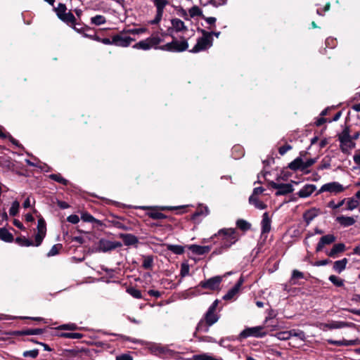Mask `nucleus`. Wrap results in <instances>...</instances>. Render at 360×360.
Wrapping results in <instances>:
<instances>
[{
  "instance_id": "59",
  "label": "nucleus",
  "mask_w": 360,
  "mask_h": 360,
  "mask_svg": "<svg viewBox=\"0 0 360 360\" xmlns=\"http://www.w3.org/2000/svg\"><path fill=\"white\" fill-rule=\"evenodd\" d=\"M67 220L68 222L76 224L79 221V218L76 214H71L69 217H68Z\"/></svg>"
},
{
  "instance_id": "37",
  "label": "nucleus",
  "mask_w": 360,
  "mask_h": 360,
  "mask_svg": "<svg viewBox=\"0 0 360 360\" xmlns=\"http://www.w3.org/2000/svg\"><path fill=\"white\" fill-rule=\"evenodd\" d=\"M127 292L129 293L130 295H131L133 297H134L136 299L142 298V294H141V290H139L134 287L127 288Z\"/></svg>"
},
{
  "instance_id": "47",
  "label": "nucleus",
  "mask_w": 360,
  "mask_h": 360,
  "mask_svg": "<svg viewBox=\"0 0 360 360\" xmlns=\"http://www.w3.org/2000/svg\"><path fill=\"white\" fill-rule=\"evenodd\" d=\"M62 248L61 244H56L49 250V252L47 253L48 257H53L58 254L60 250Z\"/></svg>"
},
{
  "instance_id": "30",
  "label": "nucleus",
  "mask_w": 360,
  "mask_h": 360,
  "mask_svg": "<svg viewBox=\"0 0 360 360\" xmlns=\"http://www.w3.org/2000/svg\"><path fill=\"white\" fill-rule=\"evenodd\" d=\"M167 249L176 255H181L184 252V248L179 245L168 244Z\"/></svg>"
},
{
  "instance_id": "17",
  "label": "nucleus",
  "mask_w": 360,
  "mask_h": 360,
  "mask_svg": "<svg viewBox=\"0 0 360 360\" xmlns=\"http://www.w3.org/2000/svg\"><path fill=\"white\" fill-rule=\"evenodd\" d=\"M261 229L262 234L268 233L271 230V219L267 212H264L262 215Z\"/></svg>"
},
{
  "instance_id": "39",
  "label": "nucleus",
  "mask_w": 360,
  "mask_h": 360,
  "mask_svg": "<svg viewBox=\"0 0 360 360\" xmlns=\"http://www.w3.org/2000/svg\"><path fill=\"white\" fill-rule=\"evenodd\" d=\"M15 241L21 246L29 247L34 245L32 241L25 237H18L16 238Z\"/></svg>"
},
{
  "instance_id": "26",
  "label": "nucleus",
  "mask_w": 360,
  "mask_h": 360,
  "mask_svg": "<svg viewBox=\"0 0 360 360\" xmlns=\"http://www.w3.org/2000/svg\"><path fill=\"white\" fill-rule=\"evenodd\" d=\"M0 240L5 242H11L13 240V235L5 228L0 229Z\"/></svg>"
},
{
  "instance_id": "19",
  "label": "nucleus",
  "mask_w": 360,
  "mask_h": 360,
  "mask_svg": "<svg viewBox=\"0 0 360 360\" xmlns=\"http://www.w3.org/2000/svg\"><path fill=\"white\" fill-rule=\"evenodd\" d=\"M188 248L193 253L198 255L206 254L211 250L210 246H201L198 245H191Z\"/></svg>"
},
{
  "instance_id": "45",
  "label": "nucleus",
  "mask_w": 360,
  "mask_h": 360,
  "mask_svg": "<svg viewBox=\"0 0 360 360\" xmlns=\"http://www.w3.org/2000/svg\"><path fill=\"white\" fill-rule=\"evenodd\" d=\"M237 226L243 231H247L250 229V224L244 219H238L236 222Z\"/></svg>"
},
{
  "instance_id": "48",
  "label": "nucleus",
  "mask_w": 360,
  "mask_h": 360,
  "mask_svg": "<svg viewBox=\"0 0 360 360\" xmlns=\"http://www.w3.org/2000/svg\"><path fill=\"white\" fill-rule=\"evenodd\" d=\"M345 202H346V198L342 199L338 203H335L333 200H331L328 203V207L333 210H337V209L340 208V207H342L345 204Z\"/></svg>"
},
{
  "instance_id": "29",
  "label": "nucleus",
  "mask_w": 360,
  "mask_h": 360,
  "mask_svg": "<svg viewBox=\"0 0 360 360\" xmlns=\"http://www.w3.org/2000/svg\"><path fill=\"white\" fill-rule=\"evenodd\" d=\"M239 290L238 289V287L233 286L232 288H231L226 295H224L223 299L224 300H233L236 296L238 294Z\"/></svg>"
},
{
  "instance_id": "46",
  "label": "nucleus",
  "mask_w": 360,
  "mask_h": 360,
  "mask_svg": "<svg viewBox=\"0 0 360 360\" xmlns=\"http://www.w3.org/2000/svg\"><path fill=\"white\" fill-rule=\"evenodd\" d=\"M189 17L190 18H194L196 16H200L202 15V11L199 8V7L194 6L192 8H191L188 11Z\"/></svg>"
},
{
  "instance_id": "42",
  "label": "nucleus",
  "mask_w": 360,
  "mask_h": 360,
  "mask_svg": "<svg viewBox=\"0 0 360 360\" xmlns=\"http://www.w3.org/2000/svg\"><path fill=\"white\" fill-rule=\"evenodd\" d=\"M190 267L187 262H183L181 264L180 276L184 278L189 274Z\"/></svg>"
},
{
  "instance_id": "60",
  "label": "nucleus",
  "mask_w": 360,
  "mask_h": 360,
  "mask_svg": "<svg viewBox=\"0 0 360 360\" xmlns=\"http://www.w3.org/2000/svg\"><path fill=\"white\" fill-rule=\"evenodd\" d=\"M116 360H133V357L129 354H122L115 358Z\"/></svg>"
},
{
  "instance_id": "52",
  "label": "nucleus",
  "mask_w": 360,
  "mask_h": 360,
  "mask_svg": "<svg viewBox=\"0 0 360 360\" xmlns=\"http://www.w3.org/2000/svg\"><path fill=\"white\" fill-rule=\"evenodd\" d=\"M46 234L38 233L35 236V246H39L41 243H42V240L45 237Z\"/></svg>"
},
{
  "instance_id": "61",
  "label": "nucleus",
  "mask_w": 360,
  "mask_h": 360,
  "mask_svg": "<svg viewBox=\"0 0 360 360\" xmlns=\"http://www.w3.org/2000/svg\"><path fill=\"white\" fill-rule=\"evenodd\" d=\"M354 162L359 165L360 168V149H358L355 151L354 155L353 156Z\"/></svg>"
},
{
  "instance_id": "11",
  "label": "nucleus",
  "mask_w": 360,
  "mask_h": 360,
  "mask_svg": "<svg viewBox=\"0 0 360 360\" xmlns=\"http://www.w3.org/2000/svg\"><path fill=\"white\" fill-rule=\"evenodd\" d=\"M134 41H135V39L123 34H116L112 37V45L117 46L127 47Z\"/></svg>"
},
{
  "instance_id": "22",
  "label": "nucleus",
  "mask_w": 360,
  "mask_h": 360,
  "mask_svg": "<svg viewBox=\"0 0 360 360\" xmlns=\"http://www.w3.org/2000/svg\"><path fill=\"white\" fill-rule=\"evenodd\" d=\"M347 263L348 259L347 258H343L340 260L335 261L333 263V269L335 272L340 274L346 269Z\"/></svg>"
},
{
  "instance_id": "58",
  "label": "nucleus",
  "mask_w": 360,
  "mask_h": 360,
  "mask_svg": "<svg viewBox=\"0 0 360 360\" xmlns=\"http://www.w3.org/2000/svg\"><path fill=\"white\" fill-rule=\"evenodd\" d=\"M212 356L208 354H202L194 356L195 360H212Z\"/></svg>"
},
{
  "instance_id": "56",
  "label": "nucleus",
  "mask_w": 360,
  "mask_h": 360,
  "mask_svg": "<svg viewBox=\"0 0 360 360\" xmlns=\"http://www.w3.org/2000/svg\"><path fill=\"white\" fill-rule=\"evenodd\" d=\"M150 217L153 219H163L166 218L163 213L159 212L150 213Z\"/></svg>"
},
{
  "instance_id": "44",
  "label": "nucleus",
  "mask_w": 360,
  "mask_h": 360,
  "mask_svg": "<svg viewBox=\"0 0 360 360\" xmlns=\"http://www.w3.org/2000/svg\"><path fill=\"white\" fill-rule=\"evenodd\" d=\"M20 203L18 201L15 200L13 202L11 207L9 210V214L11 216H15L19 211Z\"/></svg>"
},
{
  "instance_id": "20",
  "label": "nucleus",
  "mask_w": 360,
  "mask_h": 360,
  "mask_svg": "<svg viewBox=\"0 0 360 360\" xmlns=\"http://www.w3.org/2000/svg\"><path fill=\"white\" fill-rule=\"evenodd\" d=\"M336 221L344 227L352 226L356 222L354 217L343 215L337 217Z\"/></svg>"
},
{
  "instance_id": "49",
  "label": "nucleus",
  "mask_w": 360,
  "mask_h": 360,
  "mask_svg": "<svg viewBox=\"0 0 360 360\" xmlns=\"http://www.w3.org/2000/svg\"><path fill=\"white\" fill-rule=\"evenodd\" d=\"M62 337L71 339H80L83 337V335L79 333H65L62 334Z\"/></svg>"
},
{
  "instance_id": "16",
  "label": "nucleus",
  "mask_w": 360,
  "mask_h": 360,
  "mask_svg": "<svg viewBox=\"0 0 360 360\" xmlns=\"http://www.w3.org/2000/svg\"><path fill=\"white\" fill-rule=\"evenodd\" d=\"M119 237L123 240L124 244L127 246L136 245L139 242L138 238L130 233H120Z\"/></svg>"
},
{
  "instance_id": "64",
  "label": "nucleus",
  "mask_w": 360,
  "mask_h": 360,
  "mask_svg": "<svg viewBox=\"0 0 360 360\" xmlns=\"http://www.w3.org/2000/svg\"><path fill=\"white\" fill-rule=\"evenodd\" d=\"M82 219L85 221L92 222L94 220V217L89 213H84L82 215Z\"/></svg>"
},
{
  "instance_id": "4",
  "label": "nucleus",
  "mask_w": 360,
  "mask_h": 360,
  "mask_svg": "<svg viewBox=\"0 0 360 360\" xmlns=\"http://www.w3.org/2000/svg\"><path fill=\"white\" fill-rule=\"evenodd\" d=\"M219 316L216 313L206 312L204 319L200 321L197 326V330L207 333L209 328L219 320Z\"/></svg>"
},
{
  "instance_id": "53",
  "label": "nucleus",
  "mask_w": 360,
  "mask_h": 360,
  "mask_svg": "<svg viewBox=\"0 0 360 360\" xmlns=\"http://www.w3.org/2000/svg\"><path fill=\"white\" fill-rule=\"evenodd\" d=\"M360 345V339L356 338L354 340H344V346H353Z\"/></svg>"
},
{
  "instance_id": "1",
  "label": "nucleus",
  "mask_w": 360,
  "mask_h": 360,
  "mask_svg": "<svg viewBox=\"0 0 360 360\" xmlns=\"http://www.w3.org/2000/svg\"><path fill=\"white\" fill-rule=\"evenodd\" d=\"M162 41V39L158 35H152L144 40H141L133 46L135 49H141L144 51L150 49H159L162 51H172V52H181L186 51L188 44L186 40L183 39L179 41L174 39L172 41L167 43L165 45L158 47V45Z\"/></svg>"
},
{
  "instance_id": "14",
  "label": "nucleus",
  "mask_w": 360,
  "mask_h": 360,
  "mask_svg": "<svg viewBox=\"0 0 360 360\" xmlns=\"http://www.w3.org/2000/svg\"><path fill=\"white\" fill-rule=\"evenodd\" d=\"M335 240L336 238L333 234H327L322 236L316 248V251L317 252L321 251L325 245L332 244Z\"/></svg>"
},
{
  "instance_id": "24",
  "label": "nucleus",
  "mask_w": 360,
  "mask_h": 360,
  "mask_svg": "<svg viewBox=\"0 0 360 360\" xmlns=\"http://www.w3.org/2000/svg\"><path fill=\"white\" fill-rule=\"evenodd\" d=\"M347 202V210H354L360 205L359 198H356V194L352 198H349L346 199Z\"/></svg>"
},
{
  "instance_id": "5",
  "label": "nucleus",
  "mask_w": 360,
  "mask_h": 360,
  "mask_svg": "<svg viewBox=\"0 0 360 360\" xmlns=\"http://www.w3.org/2000/svg\"><path fill=\"white\" fill-rule=\"evenodd\" d=\"M338 139L340 142V148L343 153L347 152L349 150L354 148L356 146L355 143L352 141V138L349 134V129L347 127L345 128L342 133L339 134Z\"/></svg>"
},
{
  "instance_id": "3",
  "label": "nucleus",
  "mask_w": 360,
  "mask_h": 360,
  "mask_svg": "<svg viewBox=\"0 0 360 360\" xmlns=\"http://www.w3.org/2000/svg\"><path fill=\"white\" fill-rule=\"evenodd\" d=\"M202 36L198 39L196 44L190 51L192 53H198L205 51L212 46L213 39L210 37L209 32L202 30Z\"/></svg>"
},
{
  "instance_id": "40",
  "label": "nucleus",
  "mask_w": 360,
  "mask_h": 360,
  "mask_svg": "<svg viewBox=\"0 0 360 360\" xmlns=\"http://www.w3.org/2000/svg\"><path fill=\"white\" fill-rule=\"evenodd\" d=\"M37 232L46 234V222L43 218H39L37 221Z\"/></svg>"
},
{
  "instance_id": "41",
  "label": "nucleus",
  "mask_w": 360,
  "mask_h": 360,
  "mask_svg": "<svg viewBox=\"0 0 360 360\" xmlns=\"http://www.w3.org/2000/svg\"><path fill=\"white\" fill-rule=\"evenodd\" d=\"M328 279L335 286L342 287L344 285V281L335 275L330 276Z\"/></svg>"
},
{
  "instance_id": "13",
  "label": "nucleus",
  "mask_w": 360,
  "mask_h": 360,
  "mask_svg": "<svg viewBox=\"0 0 360 360\" xmlns=\"http://www.w3.org/2000/svg\"><path fill=\"white\" fill-rule=\"evenodd\" d=\"M209 213L210 210L208 207L200 204L197 207L196 211L193 214L191 219L195 223H199L201 221V219H200V217L204 218L206 216H207Z\"/></svg>"
},
{
  "instance_id": "50",
  "label": "nucleus",
  "mask_w": 360,
  "mask_h": 360,
  "mask_svg": "<svg viewBox=\"0 0 360 360\" xmlns=\"http://www.w3.org/2000/svg\"><path fill=\"white\" fill-rule=\"evenodd\" d=\"M39 354V350L38 349H32V350H27L25 351L22 354L24 357H30V358H36Z\"/></svg>"
},
{
  "instance_id": "27",
  "label": "nucleus",
  "mask_w": 360,
  "mask_h": 360,
  "mask_svg": "<svg viewBox=\"0 0 360 360\" xmlns=\"http://www.w3.org/2000/svg\"><path fill=\"white\" fill-rule=\"evenodd\" d=\"M90 22L97 26L101 25L106 22V18L102 15H96L91 18Z\"/></svg>"
},
{
  "instance_id": "15",
  "label": "nucleus",
  "mask_w": 360,
  "mask_h": 360,
  "mask_svg": "<svg viewBox=\"0 0 360 360\" xmlns=\"http://www.w3.org/2000/svg\"><path fill=\"white\" fill-rule=\"evenodd\" d=\"M316 189L314 184H305L297 193L300 198H305L309 197Z\"/></svg>"
},
{
  "instance_id": "2",
  "label": "nucleus",
  "mask_w": 360,
  "mask_h": 360,
  "mask_svg": "<svg viewBox=\"0 0 360 360\" xmlns=\"http://www.w3.org/2000/svg\"><path fill=\"white\" fill-rule=\"evenodd\" d=\"M217 235L221 237V246L217 248L213 254L219 255L230 248L239 239L238 234L235 229H220Z\"/></svg>"
},
{
  "instance_id": "25",
  "label": "nucleus",
  "mask_w": 360,
  "mask_h": 360,
  "mask_svg": "<svg viewBox=\"0 0 360 360\" xmlns=\"http://www.w3.org/2000/svg\"><path fill=\"white\" fill-rule=\"evenodd\" d=\"M249 202L250 205H254L255 208L258 210H264L266 207V205H265L263 202L259 200L258 197L255 195L250 196Z\"/></svg>"
},
{
  "instance_id": "9",
  "label": "nucleus",
  "mask_w": 360,
  "mask_h": 360,
  "mask_svg": "<svg viewBox=\"0 0 360 360\" xmlns=\"http://www.w3.org/2000/svg\"><path fill=\"white\" fill-rule=\"evenodd\" d=\"M222 281V277L219 276H214L207 280L202 281L199 283L200 287L204 289H209L212 290H217L219 288L220 283Z\"/></svg>"
},
{
  "instance_id": "51",
  "label": "nucleus",
  "mask_w": 360,
  "mask_h": 360,
  "mask_svg": "<svg viewBox=\"0 0 360 360\" xmlns=\"http://www.w3.org/2000/svg\"><path fill=\"white\" fill-rule=\"evenodd\" d=\"M317 158H309L307 161H303V168L304 171H305L307 168L313 165L315 162H316Z\"/></svg>"
},
{
  "instance_id": "36",
  "label": "nucleus",
  "mask_w": 360,
  "mask_h": 360,
  "mask_svg": "<svg viewBox=\"0 0 360 360\" xmlns=\"http://www.w3.org/2000/svg\"><path fill=\"white\" fill-rule=\"evenodd\" d=\"M274 336L279 340H288L291 338L290 333L289 330H285V331H281V332L276 333L274 335Z\"/></svg>"
},
{
  "instance_id": "63",
  "label": "nucleus",
  "mask_w": 360,
  "mask_h": 360,
  "mask_svg": "<svg viewBox=\"0 0 360 360\" xmlns=\"http://www.w3.org/2000/svg\"><path fill=\"white\" fill-rule=\"evenodd\" d=\"M292 148V147L290 146V145H285V146H281L278 151H279V153L281 155H283L284 154H285L288 150H290V149Z\"/></svg>"
},
{
  "instance_id": "10",
  "label": "nucleus",
  "mask_w": 360,
  "mask_h": 360,
  "mask_svg": "<svg viewBox=\"0 0 360 360\" xmlns=\"http://www.w3.org/2000/svg\"><path fill=\"white\" fill-rule=\"evenodd\" d=\"M271 188L277 190L275 195L277 196L284 195L292 193L294 191L292 185L290 184H277L274 181L269 182Z\"/></svg>"
},
{
  "instance_id": "28",
  "label": "nucleus",
  "mask_w": 360,
  "mask_h": 360,
  "mask_svg": "<svg viewBox=\"0 0 360 360\" xmlns=\"http://www.w3.org/2000/svg\"><path fill=\"white\" fill-rule=\"evenodd\" d=\"M172 27L178 32L182 31L186 29L184 22L179 19L174 18L172 20Z\"/></svg>"
},
{
  "instance_id": "33",
  "label": "nucleus",
  "mask_w": 360,
  "mask_h": 360,
  "mask_svg": "<svg viewBox=\"0 0 360 360\" xmlns=\"http://www.w3.org/2000/svg\"><path fill=\"white\" fill-rule=\"evenodd\" d=\"M290 338L296 337L299 338L300 340L304 341L306 339L305 333L304 331L299 329H292L290 330Z\"/></svg>"
},
{
  "instance_id": "55",
  "label": "nucleus",
  "mask_w": 360,
  "mask_h": 360,
  "mask_svg": "<svg viewBox=\"0 0 360 360\" xmlns=\"http://www.w3.org/2000/svg\"><path fill=\"white\" fill-rule=\"evenodd\" d=\"M73 25V29L79 33L83 34L85 31H89L90 28L88 27H79V25L76 24L75 22Z\"/></svg>"
},
{
  "instance_id": "62",
  "label": "nucleus",
  "mask_w": 360,
  "mask_h": 360,
  "mask_svg": "<svg viewBox=\"0 0 360 360\" xmlns=\"http://www.w3.org/2000/svg\"><path fill=\"white\" fill-rule=\"evenodd\" d=\"M202 19H204L207 24L215 26V22L217 20L216 18L205 17V16L202 15Z\"/></svg>"
},
{
  "instance_id": "8",
  "label": "nucleus",
  "mask_w": 360,
  "mask_h": 360,
  "mask_svg": "<svg viewBox=\"0 0 360 360\" xmlns=\"http://www.w3.org/2000/svg\"><path fill=\"white\" fill-rule=\"evenodd\" d=\"M266 332L264 330L263 326H255L247 328L240 333V337L247 338L248 337L263 338L266 336Z\"/></svg>"
},
{
  "instance_id": "31",
  "label": "nucleus",
  "mask_w": 360,
  "mask_h": 360,
  "mask_svg": "<svg viewBox=\"0 0 360 360\" xmlns=\"http://www.w3.org/2000/svg\"><path fill=\"white\" fill-rule=\"evenodd\" d=\"M49 177L51 179H52V180H53V181H55L56 182H58V183H60V184H61L63 185H65V186H67L69 184V181L67 179H64L60 175V174H50L49 176Z\"/></svg>"
},
{
  "instance_id": "6",
  "label": "nucleus",
  "mask_w": 360,
  "mask_h": 360,
  "mask_svg": "<svg viewBox=\"0 0 360 360\" xmlns=\"http://www.w3.org/2000/svg\"><path fill=\"white\" fill-rule=\"evenodd\" d=\"M345 190V188L343 186V185L337 181H332L323 184L317 191L316 195H317L324 192H328L331 194L337 195L342 193Z\"/></svg>"
},
{
  "instance_id": "35",
  "label": "nucleus",
  "mask_w": 360,
  "mask_h": 360,
  "mask_svg": "<svg viewBox=\"0 0 360 360\" xmlns=\"http://www.w3.org/2000/svg\"><path fill=\"white\" fill-rule=\"evenodd\" d=\"M316 215L317 214L315 210H308L304 214V221L307 224H309V223L316 217Z\"/></svg>"
},
{
  "instance_id": "57",
  "label": "nucleus",
  "mask_w": 360,
  "mask_h": 360,
  "mask_svg": "<svg viewBox=\"0 0 360 360\" xmlns=\"http://www.w3.org/2000/svg\"><path fill=\"white\" fill-rule=\"evenodd\" d=\"M146 31V29L145 28H135V29H130L127 31V33L131 34H140Z\"/></svg>"
},
{
  "instance_id": "12",
  "label": "nucleus",
  "mask_w": 360,
  "mask_h": 360,
  "mask_svg": "<svg viewBox=\"0 0 360 360\" xmlns=\"http://www.w3.org/2000/svg\"><path fill=\"white\" fill-rule=\"evenodd\" d=\"M153 3L156 7L157 11H156L155 18L151 22V23L157 24L161 20V19L162 18L165 7L168 4V1L167 0H154Z\"/></svg>"
},
{
  "instance_id": "38",
  "label": "nucleus",
  "mask_w": 360,
  "mask_h": 360,
  "mask_svg": "<svg viewBox=\"0 0 360 360\" xmlns=\"http://www.w3.org/2000/svg\"><path fill=\"white\" fill-rule=\"evenodd\" d=\"M44 332L43 329L41 328H34V329H27L21 332V334L25 335H41Z\"/></svg>"
},
{
  "instance_id": "23",
  "label": "nucleus",
  "mask_w": 360,
  "mask_h": 360,
  "mask_svg": "<svg viewBox=\"0 0 360 360\" xmlns=\"http://www.w3.org/2000/svg\"><path fill=\"white\" fill-rule=\"evenodd\" d=\"M288 167L293 171L300 170L304 172L303 160L302 158L297 157L295 158L288 165Z\"/></svg>"
},
{
  "instance_id": "21",
  "label": "nucleus",
  "mask_w": 360,
  "mask_h": 360,
  "mask_svg": "<svg viewBox=\"0 0 360 360\" xmlns=\"http://www.w3.org/2000/svg\"><path fill=\"white\" fill-rule=\"evenodd\" d=\"M345 250V245L344 243H337L333 245L332 249L327 252L326 254L333 258H335L338 253L342 252Z\"/></svg>"
},
{
  "instance_id": "32",
  "label": "nucleus",
  "mask_w": 360,
  "mask_h": 360,
  "mask_svg": "<svg viewBox=\"0 0 360 360\" xmlns=\"http://www.w3.org/2000/svg\"><path fill=\"white\" fill-rule=\"evenodd\" d=\"M153 264V257L151 255H147L143 257V261L142 266L145 269H150Z\"/></svg>"
},
{
  "instance_id": "54",
  "label": "nucleus",
  "mask_w": 360,
  "mask_h": 360,
  "mask_svg": "<svg viewBox=\"0 0 360 360\" xmlns=\"http://www.w3.org/2000/svg\"><path fill=\"white\" fill-rule=\"evenodd\" d=\"M59 328L61 330H74L77 328V326L75 323H68V324H63V325L59 326Z\"/></svg>"
},
{
  "instance_id": "7",
  "label": "nucleus",
  "mask_w": 360,
  "mask_h": 360,
  "mask_svg": "<svg viewBox=\"0 0 360 360\" xmlns=\"http://www.w3.org/2000/svg\"><path fill=\"white\" fill-rule=\"evenodd\" d=\"M122 244L119 241H111L105 238L99 240L97 245V251L107 252L112 251L117 248L122 247Z\"/></svg>"
},
{
  "instance_id": "34",
  "label": "nucleus",
  "mask_w": 360,
  "mask_h": 360,
  "mask_svg": "<svg viewBox=\"0 0 360 360\" xmlns=\"http://www.w3.org/2000/svg\"><path fill=\"white\" fill-rule=\"evenodd\" d=\"M60 19L67 24L71 25L74 24L76 20L75 17L70 11L66 12L63 17H61Z\"/></svg>"
},
{
  "instance_id": "43",
  "label": "nucleus",
  "mask_w": 360,
  "mask_h": 360,
  "mask_svg": "<svg viewBox=\"0 0 360 360\" xmlns=\"http://www.w3.org/2000/svg\"><path fill=\"white\" fill-rule=\"evenodd\" d=\"M55 10H56V14L59 18H60L61 17H63V15L67 12V8H66L65 5L63 4H59L58 7L56 8Z\"/></svg>"
},
{
  "instance_id": "18",
  "label": "nucleus",
  "mask_w": 360,
  "mask_h": 360,
  "mask_svg": "<svg viewBox=\"0 0 360 360\" xmlns=\"http://www.w3.org/2000/svg\"><path fill=\"white\" fill-rule=\"evenodd\" d=\"M330 330L340 329L343 328H355L356 325L352 322H345L342 321H331Z\"/></svg>"
}]
</instances>
